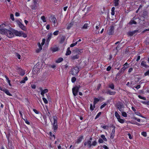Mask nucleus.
<instances>
[{"label": "nucleus", "mask_w": 149, "mask_h": 149, "mask_svg": "<svg viewBox=\"0 0 149 149\" xmlns=\"http://www.w3.org/2000/svg\"><path fill=\"white\" fill-rule=\"evenodd\" d=\"M85 146H87L89 148L91 147V141H88L86 142H85L84 143Z\"/></svg>", "instance_id": "obj_13"}, {"label": "nucleus", "mask_w": 149, "mask_h": 149, "mask_svg": "<svg viewBox=\"0 0 149 149\" xmlns=\"http://www.w3.org/2000/svg\"><path fill=\"white\" fill-rule=\"evenodd\" d=\"M115 132V130L114 129H113L112 131V132L110 136V138L112 139L113 138L114 134Z\"/></svg>", "instance_id": "obj_21"}, {"label": "nucleus", "mask_w": 149, "mask_h": 149, "mask_svg": "<svg viewBox=\"0 0 149 149\" xmlns=\"http://www.w3.org/2000/svg\"><path fill=\"white\" fill-rule=\"evenodd\" d=\"M49 134H50L52 138V139H54L55 138V137L54 135H52V133L51 132H50Z\"/></svg>", "instance_id": "obj_49"}, {"label": "nucleus", "mask_w": 149, "mask_h": 149, "mask_svg": "<svg viewBox=\"0 0 149 149\" xmlns=\"http://www.w3.org/2000/svg\"><path fill=\"white\" fill-rule=\"evenodd\" d=\"M122 115L124 117H127V113L123 111L122 112Z\"/></svg>", "instance_id": "obj_33"}, {"label": "nucleus", "mask_w": 149, "mask_h": 149, "mask_svg": "<svg viewBox=\"0 0 149 149\" xmlns=\"http://www.w3.org/2000/svg\"><path fill=\"white\" fill-rule=\"evenodd\" d=\"M135 114L137 116H141V117H142L143 118H145V117H143L142 116V115L139 112H135Z\"/></svg>", "instance_id": "obj_37"}, {"label": "nucleus", "mask_w": 149, "mask_h": 149, "mask_svg": "<svg viewBox=\"0 0 149 149\" xmlns=\"http://www.w3.org/2000/svg\"><path fill=\"white\" fill-rule=\"evenodd\" d=\"M71 53V51L70 50V48L68 47L67 50L65 54V55H68L70 54Z\"/></svg>", "instance_id": "obj_24"}, {"label": "nucleus", "mask_w": 149, "mask_h": 149, "mask_svg": "<svg viewBox=\"0 0 149 149\" xmlns=\"http://www.w3.org/2000/svg\"><path fill=\"white\" fill-rule=\"evenodd\" d=\"M52 33H49L48 34V39L49 40L51 39V38L52 37Z\"/></svg>", "instance_id": "obj_32"}, {"label": "nucleus", "mask_w": 149, "mask_h": 149, "mask_svg": "<svg viewBox=\"0 0 149 149\" xmlns=\"http://www.w3.org/2000/svg\"><path fill=\"white\" fill-rule=\"evenodd\" d=\"M145 76H149V70L147 71L145 73Z\"/></svg>", "instance_id": "obj_52"}, {"label": "nucleus", "mask_w": 149, "mask_h": 149, "mask_svg": "<svg viewBox=\"0 0 149 149\" xmlns=\"http://www.w3.org/2000/svg\"><path fill=\"white\" fill-rule=\"evenodd\" d=\"M74 22H72L67 24V29H69L73 25Z\"/></svg>", "instance_id": "obj_14"}, {"label": "nucleus", "mask_w": 149, "mask_h": 149, "mask_svg": "<svg viewBox=\"0 0 149 149\" xmlns=\"http://www.w3.org/2000/svg\"><path fill=\"white\" fill-rule=\"evenodd\" d=\"M76 78L75 77H72L71 79V81L72 83H74L76 80Z\"/></svg>", "instance_id": "obj_47"}, {"label": "nucleus", "mask_w": 149, "mask_h": 149, "mask_svg": "<svg viewBox=\"0 0 149 149\" xmlns=\"http://www.w3.org/2000/svg\"><path fill=\"white\" fill-rule=\"evenodd\" d=\"M129 24H136V22L135 21L132 20H131L130 21Z\"/></svg>", "instance_id": "obj_42"}, {"label": "nucleus", "mask_w": 149, "mask_h": 149, "mask_svg": "<svg viewBox=\"0 0 149 149\" xmlns=\"http://www.w3.org/2000/svg\"><path fill=\"white\" fill-rule=\"evenodd\" d=\"M99 99L97 98H95L94 99V101L93 102V105L94 106L95 104H96L99 101Z\"/></svg>", "instance_id": "obj_28"}, {"label": "nucleus", "mask_w": 149, "mask_h": 149, "mask_svg": "<svg viewBox=\"0 0 149 149\" xmlns=\"http://www.w3.org/2000/svg\"><path fill=\"white\" fill-rule=\"evenodd\" d=\"M45 39H43L42 40V42L41 43V45L42 46L45 43Z\"/></svg>", "instance_id": "obj_48"}, {"label": "nucleus", "mask_w": 149, "mask_h": 149, "mask_svg": "<svg viewBox=\"0 0 149 149\" xmlns=\"http://www.w3.org/2000/svg\"><path fill=\"white\" fill-rule=\"evenodd\" d=\"M56 21L57 20L56 18L54 17H53L51 18V22H53L54 23V25H55L56 23Z\"/></svg>", "instance_id": "obj_17"}, {"label": "nucleus", "mask_w": 149, "mask_h": 149, "mask_svg": "<svg viewBox=\"0 0 149 149\" xmlns=\"http://www.w3.org/2000/svg\"><path fill=\"white\" fill-rule=\"evenodd\" d=\"M98 142L100 143H102L103 142V141L102 139H99L98 140Z\"/></svg>", "instance_id": "obj_53"}, {"label": "nucleus", "mask_w": 149, "mask_h": 149, "mask_svg": "<svg viewBox=\"0 0 149 149\" xmlns=\"http://www.w3.org/2000/svg\"><path fill=\"white\" fill-rule=\"evenodd\" d=\"M106 105V104L105 103L102 104L100 107V108L101 109L103 108Z\"/></svg>", "instance_id": "obj_55"}, {"label": "nucleus", "mask_w": 149, "mask_h": 149, "mask_svg": "<svg viewBox=\"0 0 149 149\" xmlns=\"http://www.w3.org/2000/svg\"><path fill=\"white\" fill-rule=\"evenodd\" d=\"M141 65L145 68L148 67V66L146 65V62L144 61H142L141 62Z\"/></svg>", "instance_id": "obj_16"}, {"label": "nucleus", "mask_w": 149, "mask_h": 149, "mask_svg": "<svg viewBox=\"0 0 149 149\" xmlns=\"http://www.w3.org/2000/svg\"><path fill=\"white\" fill-rule=\"evenodd\" d=\"M109 87L112 89H113L114 88V85L113 84H111L109 85Z\"/></svg>", "instance_id": "obj_34"}, {"label": "nucleus", "mask_w": 149, "mask_h": 149, "mask_svg": "<svg viewBox=\"0 0 149 149\" xmlns=\"http://www.w3.org/2000/svg\"><path fill=\"white\" fill-rule=\"evenodd\" d=\"M14 36L15 35L17 36H23L24 38L27 37V35L26 34L24 33L22 31H18L13 29Z\"/></svg>", "instance_id": "obj_2"}, {"label": "nucleus", "mask_w": 149, "mask_h": 149, "mask_svg": "<svg viewBox=\"0 0 149 149\" xmlns=\"http://www.w3.org/2000/svg\"><path fill=\"white\" fill-rule=\"evenodd\" d=\"M41 19L43 21V22H46V20L45 17L44 16H42L41 17Z\"/></svg>", "instance_id": "obj_31"}, {"label": "nucleus", "mask_w": 149, "mask_h": 149, "mask_svg": "<svg viewBox=\"0 0 149 149\" xmlns=\"http://www.w3.org/2000/svg\"><path fill=\"white\" fill-rule=\"evenodd\" d=\"M17 57L19 59H20L21 56L20 55L18 54H17L16 55Z\"/></svg>", "instance_id": "obj_63"}, {"label": "nucleus", "mask_w": 149, "mask_h": 149, "mask_svg": "<svg viewBox=\"0 0 149 149\" xmlns=\"http://www.w3.org/2000/svg\"><path fill=\"white\" fill-rule=\"evenodd\" d=\"M10 18L13 21H14L15 20L14 18V15L13 14H11L10 15Z\"/></svg>", "instance_id": "obj_45"}, {"label": "nucleus", "mask_w": 149, "mask_h": 149, "mask_svg": "<svg viewBox=\"0 0 149 149\" xmlns=\"http://www.w3.org/2000/svg\"><path fill=\"white\" fill-rule=\"evenodd\" d=\"M114 29V27L113 26H111L110 27L108 33L109 34V35H111L113 34Z\"/></svg>", "instance_id": "obj_12"}, {"label": "nucleus", "mask_w": 149, "mask_h": 149, "mask_svg": "<svg viewBox=\"0 0 149 149\" xmlns=\"http://www.w3.org/2000/svg\"><path fill=\"white\" fill-rule=\"evenodd\" d=\"M134 84V83L133 82V81H132L130 83V87H132L133 86Z\"/></svg>", "instance_id": "obj_62"}, {"label": "nucleus", "mask_w": 149, "mask_h": 149, "mask_svg": "<svg viewBox=\"0 0 149 149\" xmlns=\"http://www.w3.org/2000/svg\"><path fill=\"white\" fill-rule=\"evenodd\" d=\"M6 80H7V82L8 83L9 85H10V86H11V84L10 83V80L8 78Z\"/></svg>", "instance_id": "obj_59"}, {"label": "nucleus", "mask_w": 149, "mask_h": 149, "mask_svg": "<svg viewBox=\"0 0 149 149\" xmlns=\"http://www.w3.org/2000/svg\"><path fill=\"white\" fill-rule=\"evenodd\" d=\"M137 31H130L128 32V34L130 36H133Z\"/></svg>", "instance_id": "obj_20"}, {"label": "nucleus", "mask_w": 149, "mask_h": 149, "mask_svg": "<svg viewBox=\"0 0 149 149\" xmlns=\"http://www.w3.org/2000/svg\"><path fill=\"white\" fill-rule=\"evenodd\" d=\"M24 120L25 121V123L28 125H30V123L26 119L23 118Z\"/></svg>", "instance_id": "obj_40"}, {"label": "nucleus", "mask_w": 149, "mask_h": 149, "mask_svg": "<svg viewBox=\"0 0 149 149\" xmlns=\"http://www.w3.org/2000/svg\"><path fill=\"white\" fill-rule=\"evenodd\" d=\"M128 136L129 137L130 139H132V137L130 134V133H128Z\"/></svg>", "instance_id": "obj_58"}, {"label": "nucleus", "mask_w": 149, "mask_h": 149, "mask_svg": "<svg viewBox=\"0 0 149 149\" xmlns=\"http://www.w3.org/2000/svg\"><path fill=\"white\" fill-rule=\"evenodd\" d=\"M76 52L77 54H79L83 52V50L81 49H78L76 50Z\"/></svg>", "instance_id": "obj_29"}, {"label": "nucleus", "mask_w": 149, "mask_h": 149, "mask_svg": "<svg viewBox=\"0 0 149 149\" xmlns=\"http://www.w3.org/2000/svg\"><path fill=\"white\" fill-rule=\"evenodd\" d=\"M88 26V24H86L84 25L82 27V28L84 29H86Z\"/></svg>", "instance_id": "obj_36"}, {"label": "nucleus", "mask_w": 149, "mask_h": 149, "mask_svg": "<svg viewBox=\"0 0 149 149\" xmlns=\"http://www.w3.org/2000/svg\"><path fill=\"white\" fill-rule=\"evenodd\" d=\"M8 26V25L6 24L3 23L0 25V33L4 34L9 38H11L14 37L13 29L8 30L5 28Z\"/></svg>", "instance_id": "obj_1"}, {"label": "nucleus", "mask_w": 149, "mask_h": 149, "mask_svg": "<svg viewBox=\"0 0 149 149\" xmlns=\"http://www.w3.org/2000/svg\"><path fill=\"white\" fill-rule=\"evenodd\" d=\"M118 109L121 112L124 111L123 107L121 105H118Z\"/></svg>", "instance_id": "obj_22"}, {"label": "nucleus", "mask_w": 149, "mask_h": 149, "mask_svg": "<svg viewBox=\"0 0 149 149\" xmlns=\"http://www.w3.org/2000/svg\"><path fill=\"white\" fill-rule=\"evenodd\" d=\"M28 80V78L27 77H25L24 79L21 80L20 83L21 84H23L26 81Z\"/></svg>", "instance_id": "obj_25"}, {"label": "nucleus", "mask_w": 149, "mask_h": 149, "mask_svg": "<svg viewBox=\"0 0 149 149\" xmlns=\"http://www.w3.org/2000/svg\"><path fill=\"white\" fill-rule=\"evenodd\" d=\"M101 114V112H100L98 113L97 114V115L95 117V119H96L97 118H99V117L100 116V115Z\"/></svg>", "instance_id": "obj_46"}, {"label": "nucleus", "mask_w": 149, "mask_h": 149, "mask_svg": "<svg viewBox=\"0 0 149 149\" xmlns=\"http://www.w3.org/2000/svg\"><path fill=\"white\" fill-rule=\"evenodd\" d=\"M79 89V87L78 86H76L72 88V93L74 96H75L77 95Z\"/></svg>", "instance_id": "obj_6"}, {"label": "nucleus", "mask_w": 149, "mask_h": 149, "mask_svg": "<svg viewBox=\"0 0 149 149\" xmlns=\"http://www.w3.org/2000/svg\"><path fill=\"white\" fill-rule=\"evenodd\" d=\"M33 111H34V112L36 114H38L39 113V112L37 110L33 109Z\"/></svg>", "instance_id": "obj_51"}, {"label": "nucleus", "mask_w": 149, "mask_h": 149, "mask_svg": "<svg viewBox=\"0 0 149 149\" xmlns=\"http://www.w3.org/2000/svg\"><path fill=\"white\" fill-rule=\"evenodd\" d=\"M123 66V67L119 71V72L120 73H123L124 71L129 67L127 62L125 63Z\"/></svg>", "instance_id": "obj_8"}, {"label": "nucleus", "mask_w": 149, "mask_h": 149, "mask_svg": "<svg viewBox=\"0 0 149 149\" xmlns=\"http://www.w3.org/2000/svg\"><path fill=\"white\" fill-rule=\"evenodd\" d=\"M63 58H58L56 61V62L57 63H59L63 61Z\"/></svg>", "instance_id": "obj_27"}, {"label": "nucleus", "mask_w": 149, "mask_h": 149, "mask_svg": "<svg viewBox=\"0 0 149 149\" xmlns=\"http://www.w3.org/2000/svg\"><path fill=\"white\" fill-rule=\"evenodd\" d=\"M111 69V67L110 66H108L107 68V71H110Z\"/></svg>", "instance_id": "obj_57"}, {"label": "nucleus", "mask_w": 149, "mask_h": 149, "mask_svg": "<svg viewBox=\"0 0 149 149\" xmlns=\"http://www.w3.org/2000/svg\"><path fill=\"white\" fill-rule=\"evenodd\" d=\"M138 97L139 98L141 99L144 100H146V98L145 97L142 96L141 95H139Z\"/></svg>", "instance_id": "obj_38"}, {"label": "nucleus", "mask_w": 149, "mask_h": 149, "mask_svg": "<svg viewBox=\"0 0 149 149\" xmlns=\"http://www.w3.org/2000/svg\"><path fill=\"white\" fill-rule=\"evenodd\" d=\"M97 144V143L96 141H94L92 142V143L91 144V146H95Z\"/></svg>", "instance_id": "obj_44"}, {"label": "nucleus", "mask_w": 149, "mask_h": 149, "mask_svg": "<svg viewBox=\"0 0 149 149\" xmlns=\"http://www.w3.org/2000/svg\"><path fill=\"white\" fill-rule=\"evenodd\" d=\"M31 88L33 89H35L36 88V86L34 84L31 85Z\"/></svg>", "instance_id": "obj_54"}, {"label": "nucleus", "mask_w": 149, "mask_h": 149, "mask_svg": "<svg viewBox=\"0 0 149 149\" xmlns=\"http://www.w3.org/2000/svg\"><path fill=\"white\" fill-rule=\"evenodd\" d=\"M19 74L20 75L23 76L25 74V72L24 70L21 69L19 71Z\"/></svg>", "instance_id": "obj_26"}, {"label": "nucleus", "mask_w": 149, "mask_h": 149, "mask_svg": "<svg viewBox=\"0 0 149 149\" xmlns=\"http://www.w3.org/2000/svg\"><path fill=\"white\" fill-rule=\"evenodd\" d=\"M101 137L105 141H107V139L106 138L105 136L104 135H102L101 136Z\"/></svg>", "instance_id": "obj_35"}, {"label": "nucleus", "mask_w": 149, "mask_h": 149, "mask_svg": "<svg viewBox=\"0 0 149 149\" xmlns=\"http://www.w3.org/2000/svg\"><path fill=\"white\" fill-rule=\"evenodd\" d=\"M114 5L116 6H118V1L119 0H114Z\"/></svg>", "instance_id": "obj_30"}, {"label": "nucleus", "mask_w": 149, "mask_h": 149, "mask_svg": "<svg viewBox=\"0 0 149 149\" xmlns=\"http://www.w3.org/2000/svg\"><path fill=\"white\" fill-rule=\"evenodd\" d=\"M141 134L144 137H146L147 136V133L146 132H141Z\"/></svg>", "instance_id": "obj_39"}, {"label": "nucleus", "mask_w": 149, "mask_h": 149, "mask_svg": "<svg viewBox=\"0 0 149 149\" xmlns=\"http://www.w3.org/2000/svg\"><path fill=\"white\" fill-rule=\"evenodd\" d=\"M54 122L52 124L54 132H56L58 128L57 118L56 116L53 117Z\"/></svg>", "instance_id": "obj_3"}, {"label": "nucleus", "mask_w": 149, "mask_h": 149, "mask_svg": "<svg viewBox=\"0 0 149 149\" xmlns=\"http://www.w3.org/2000/svg\"><path fill=\"white\" fill-rule=\"evenodd\" d=\"M115 116L116 117L118 121L121 123H123L125 122V120L121 119L120 116L117 111H115Z\"/></svg>", "instance_id": "obj_4"}, {"label": "nucleus", "mask_w": 149, "mask_h": 149, "mask_svg": "<svg viewBox=\"0 0 149 149\" xmlns=\"http://www.w3.org/2000/svg\"><path fill=\"white\" fill-rule=\"evenodd\" d=\"M17 23L19 27L22 30L25 31L26 30V27L20 21H17Z\"/></svg>", "instance_id": "obj_7"}, {"label": "nucleus", "mask_w": 149, "mask_h": 149, "mask_svg": "<svg viewBox=\"0 0 149 149\" xmlns=\"http://www.w3.org/2000/svg\"><path fill=\"white\" fill-rule=\"evenodd\" d=\"M79 71V68L77 67H75L72 69L71 73L73 75H76Z\"/></svg>", "instance_id": "obj_5"}, {"label": "nucleus", "mask_w": 149, "mask_h": 149, "mask_svg": "<svg viewBox=\"0 0 149 149\" xmlns=\"http://www.w3.org/2000/svg\"><path fill=\"white\" fill-rule=\"evenodd\" d=\"M40 91H41V94L42 95L43 97H44V94L48 92V90L47 89H45L44 90H43L42 87H40L39 88Z\"/></svg>", "instance_id": "obj_9"}, {"label": "nucleus", "mask_w": 149, "mask_h": 149, "mask_svg": "<svg viewBox=\"0 0 149 149\" xmlns=\"http://www.w3.org/2000/svg\"><path fill=\"white\" fill-rule=\"evenodd\" d=\"M98 24L96 26L95 28L97 29H99V26H100V22H98Z\"/></svg>", "instance_id": "obj_56"}, {"label": "nucleus", "mask_w": 149, "mask_h": 149, "mask_svg": "<svg viewBox=\"0 0 149 149\" xmlns=\"http://www.w3.org/2000/svg\"><path fill=\"white\" fill-rule=\"evenodd\" d=\"M51 51L53 52H55L56 51H57L58 50V48L57 47H53L51 48Z\"/></svg>", "instance_id": "obj_18"}, {"label": "nucleus", "mask_w": 149, "mask_h": 149, "mask_svg": "<svg viewBox=\"0 0 149 149\" xmlns=\"http://www.w3.org/2000/svg\"><path fill=\"white\" fill-rule=\"evenodd\" d=\"M132 70H133L132 68H130L129 69L128 71V72L129 73H130V72H131Z\"/></svg>", "instance_id": "obj_61"}, {"label": "nucleus", "mask_w": 149, "mask_h": 149, "mask_svg": "<svg viewBox=\"0 0 149 149\" xmlns=\"http://www.w3.org/2000/svg\"><path fill=\"white\" fill-rule=\"evenodd\" d=\"M15 15L16 17H18L19 16L20 14L19 13L16 12L15 13Z\"/></svg>", "instance_id": "obj_60"}, {"label": "nucleus", "mask_w": 149, "mask_h": 149, "mask_svg": "<svg viewBox=\"0 0 149 149\" xmlns=\"http://www.w3.org/2000/svg\"><path fill=\"white\" fill-rule=\"evenodd\" d=\"M107 93L110 95H114L115 94L116 92L115 91L108 90Z\"/></svg>", "instance_id": "obj_23"}, {"label": "nucleus", "mask_w": 149, "mask_h": 149, "mask_svg": "<svg viewBox=\"0 0 149 149\" xmlns=\"http://www.w3.org/2000/svg\"><path fill=\"white\" fill-rule=\"evenodd\" d=\"M83 136H81L79 137L78 138L77 142L79 143L81 141L83 140Z\"/></svg>", "instance_id": "obj_19"}, {"label": "nucleus", "mask_w": 149, "mask_h": 149, "mask_svg": "<svg viewBox=\"0 0 149 149\" xmlns=\"http://www.w3.org/2000/svg\"><path fill=\"white\" fill-rule=\"evenodd\" d=\"M59 32L58 31H56L54 32L53 34L54 36H57Z\"/></svg>", "instance_id": "obj_43"}, {"label": "nucleus", "mask_w": 149, "mask_h": 149, "mask_svg": "<svg viewBox=\"0 0 149 149\" xmlns=\"http://www.w3.org/2000/svg\"><path fill=\"white\" fill-rule=\"evenodd\" d=\"M38 48L36 50V52L37 53L39 52L42 49V45L40 43H38Z\"/></svg>", "instance_id": "obj_15"}, {"label": "nucleus", "mask_w": 149, "mask_h": 149, "mask_svg": "<svg viewBox=\"0 0 149 149\" xmlns=\"http://www.w3.org/2000/svg\"><path fill=\"white\" fill-rule=\"evenodd\" d=\"M141 103H143V104H147L148 105V101L147 102H145V101H142L141 102Z\"/></svg>", "instance_id": "obj_64"}, {"label": "nucleus", "mask_w": 149, "mask_h": 149, "mask_svg": "<svg viewBox=\"0 0 149 149\" xmlns=\"http://www.w3.org/2000/svg\"><path fill=\"white\" fill-rule=\"evenodd\" d=\"M79 56L78 54H76L74 55H72L70 57V59L72 60L78 59L79 58Z\"/></svg>", "instance_id": "obj_11"}, {"label": "nucleus", "mask_w": 149, "mask_h": 149, "mask_svg": "<svg viewBox=\"0 0 149 149\" xmlns=\"http://www.w3.org/2000/svg\"><path fill=\"white\" fill-rule=\"evenodd\" d=\"M42 100H43V102L45 104L48 103V101L44 97H43L42 98Z\"/></svg>", "instance_id": "obj_41"}, {"label": "nucleus", "mask_w": 149, "mask_h": 149, "mask_svg": "<svg viewBox=\"0 0 149 149\" xmlns=\"http://www.w3.org/2000/svg\"><path fill=\"white\" fill-rule=\"evenodd\" d=\"M94 107H93V105L92 104H90V109L91 110L93 111L94 110Z\"/></svg>", "instance_id": "obj_50"}, {"label": "nucleus", "mask_w": 149, "mask_h": 149, "mask_svg": "<svg viewBox=\"0 0 149 149\" xmlns=\"http://www.w3.org/2000/svg\"><path fill=\"white\" fill-rule=\"evenodd\" d=\"M1 90L4 92L7 95L9 96H12V95L10 93L8 89L5 88H1Z\"/></svg>", "instance_id": "obj_10"}]
</instances>
